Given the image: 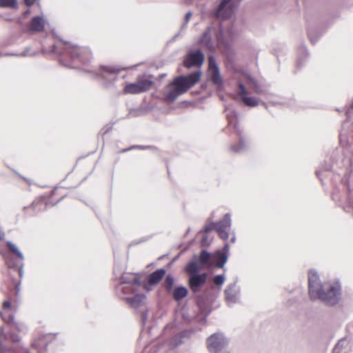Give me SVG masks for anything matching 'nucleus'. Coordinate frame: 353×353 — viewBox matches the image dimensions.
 <instances>
[{
    "label": "nucleus",
    "mask_w": 353,
    "mask_h": 353,
    "mask_svg": "<svg viewBox=\"0 0 353 353\" xmlns=\"http://www.w3.org/2000/svg\"><path fill=\"white\" fill-rule=\"evenodd\" d=\"M309 294L312 299H320L326 305H334L341 298V287L337 283L322 284L316 272L311 270L308 274Z\"/></svg>",
    "instance_id": "obj_1"
},
{
    "label": "nucleus",
    "mask_w": 353,
    "mask_h": 353,
    "mask_svg": "<svg viewBox=\"0 0 353 353\" xmlns=\"http://www.w3.org/2000/svg\"><path fill=\"white\" fill-rule=\"evenodd\" d=\"M51 51L61 55V62L69 68H77V62L86 64L92 58L91 52L88 48L74 46L70 43L60 42L53 45Z\"/></svg>",
    "instance_id": "obj_2"
},
{
    "label": "nucleus",
    "mask_w": 353,
    "mask_h": 353,
    "mask_svg": "<svg viewBox=\"0 0 353 353\" xmlns=\"http://www.w3.org/2000/svg\"><path fill=\"white\" fill-rule=\"evenodd\" d=\"M201 72L197 70L187 76L176 77L164 89L163 95L165 100L168 102H172L176 100L179 96L184 94L197 83L201 79Z\"/></svg>",
    "instance_id": "obj_3"
},
{
    "label": "nucleus",
    "mask_w": 353,
    "mask_h": 353,
    "mask_svg": "<svg viewBox=\"0 0 353 353\" xmlns=\"http://www.w3.org/2000/svg\"><path fill=\"white\" fill-rule=\"evenodd\" d=\"M199 44H203L209 50L214 51L217 47L221 49L224 48L225 50L230 49V41L224 38V30L222 25L219 26V32L213 27H208L203 33L201 37L198 41Z\"/></svg>",
    "instance_id": "obj_4"
},
{
    "label": "nucleus",
    "mask_w": 353,
    "mask_h": 353,
    "mask_svg": "<svg viewBox=\"0 0 353 353\" xmlns=\"http://www.w3.org/2000/svg\"><path fill=\"white\" fill-rule=\"evenodd\" d=\"M20 339L18 335L11 334L8 336L4 333L3 327H0V351L1 353H29L19 345Z\"/></svg>",
    "instance_id": "obj_5"
},
{
    "label": "nucleus",
    "mask_w": 353,
    "mask_h": 353,
    "mask_svg": "<svg viewBox=\"0 0 353 353\" xmlns=\"http://www.w3.org/2000/svg\"><path fill=\"white\" fill-rule=\"evenodd\" d=\"M210 353H230L229 339L223 332H215L206 340Z\"/></svg>",
    "instance_id": "obj_6"
},
{
    "label": "nucleus",
    "mask_w": 353,
    "mask_h": 353,
    "mask_svg": "<svg viewBox=\"0 0 353 353\" xmlns=\"http://www.w3.org/2000/svg\"><path fill=\"white\" fill-rule=\"evenodd\" d=\"M153 84L152 81L146 75L139 76L134 83L127 84L124 88L126 94H137L144 92L150 89Z\"/></svg>",
    "instance_id": "obj_7"
},
{
    "label": "nucleus",
    "mask_w": 353,
    "mask_h": 353,
    "mask_svg": "<svg viewBox=\"0 0 353 353\" xmlns=\"http://www.w3.org/2000/svg\"><path fill=\"white\" fill-rule=\"evenodd\" d=\"M230 113L232 114V115L230 116L229 113H227L226 115L228 120V124L230 126L233 125V128L239 137V144L237 145H232L230 149L233 152H241L246 149L245 141L242 136V130L239 125L236 122L234 121V120L236 118V112H230Z\"/></svg>",
    "instance_id": "obj_8"
},
{
    "label": "nucleus",
    "mask_w": 353,
    "mask_h": 353,
    "mask_svg": "<svg viewBox=\"0 0 353 353\" xmlns=\"http://www.w3.org/2000/svg\"><path fill=\"white\" fill-rule=\"evenodd\" d=\"M236 4L234 0H222L215 11L218 19H228L234 13Z\"/></svg>",
    "instance_id": "obj_9"
},
{
    "label": "nucleus",
    "mask_w": 353,
    "mask_h": 353,
    "mask_svg": "<svg viewBox=\"0 0 353 353\" xmlns=\"http://www.w3.org/2000/svg\"><path fill=\"white\" fill-rule=\"evenodd\" d=\"M141 286V283L140 280L137 277L132 278V283L123 285V283H119L116 287V293L117 294L122 298L125 299V296L136 293L139 291V288Z\"/></svg>",
    "instance_id": "obj_10"
},
{
    "label": "nucleus",
    "mask_w": 353,
    "mask_h": 353,
    "mask_svg": "<svg viewBox=\"0 0 353 353\" xmlns=\"http://www.w3.org/2000/svg\"><path fill=\"white\" fill-rule=\"evenodd\" d=\"M16 311V308L12 305L9 301H6L3 303V309L0 312V316L2 320L17 329H19V326L17 322L14 320V314Z\"/></svg>",
    "instance_id": "obj_11"
},
{
    "label": "nucleus",
    "mask_w": 353,
    "mask_h": 353,
    "mask_svg": "<svg viewBox=\"0 0 353 353\" xmlns=\"http://www.w3.org/2000/svg\"><path fill=\"white\" fill-rule=\"evenodd\" d=\"M119 71V69L113 67L103 66L99 69V74L103 79L105 85L109 87L117 79Z\"/></svg>",
    "instance_id": "obj_12"
},
{
    "label": "nucleus",
    "mask_w": 353,
    "mask_h": 353,
    "mask_svg": "<svg viewBox=\"0 0 353 353\" xmlns=\"http://www.w3.org/2000/svg\"><path fill=\"white\" fill-rule=\"evenodd\" d=\"M204 59V54L201 50H191L187 54L184 59V65L187 68L194 66L199 67L203 64Z\"/></svg>",
    "instance_id": "obj_13"
},
{
    "label": "nucleus",
    "mask_w": 353,
    "mask_h": 353,
    "mask_svg": "<svg viewBox=\"0 0 353 353\" xmlns=\"http://www.w3.org/2000/svg\"><path fill=\"white\" fill-rule=\"evenodd\" d=\"M208 72L211 81L214 85L221 86L223 83L222 78L216 59L213 56L208 57Z\"/></svg>",
    "instance_id": "obj_14"
},
{
    "label": "nucleus",
    "mask_w": 353,
    "mask_h": 353,
    "mask_svg": "<svg viewBox=\"0 0 353 353\" xmlns=\"http://www.w3.org/2000/svg\"><path fill=\"white\" fill-rule=\"evenodd\" d=\"M240 287L236 283L227 286L224 291L225 299L229 306H232L239 301L240 297Z\"/></svg>",
    "instance_id": "obj_15"
},
{
    "label": "nucleus",
    "mask_w": 353,
    "mask_h": 353,
    "mask_svg": "<svg viewBox=\"0 0 353 353\" xmlns=\"http://www.w3.org/2000/svg\"><path fill=\"white\" fill-rule=\"evenodd\" d=\"M231 224V216L229 213L225 214L223 219L216 223V231L222 239L227 240L229 238Z\"/></svg>",
    "instance_id": "obj_16"
},
{
    "label": "nucleus",
    "mask_w": 353,
    "mask_h": 353,
    "mask_svg": "<svg viewBox=\"0 0 353 353\" xmlns=\"http://www.w3.org/2000/svg\"><path fill=\"white\" fill-rule=\"evenodd\" d=\"M207 277L206 273L190 275L189 276V286L193 293L196 294L201 291V287L206 282Z\"/></svg>",
    "instance_id": "obj_17"
},
{
    "label": "nucleus",
    "mask_w": 353,
    "mask_h": 353,
    "mask_svg": "<svg viewBox=\"0 0 353 353\" xmlns=\"http://www.w3.org/2000/svg\"><path fill=\"white\" fill-rule=\"evenodd\" d=\"M239 94L241 97V99L245 105L253 108L257 106L259 104V100L257 98L247 96L245 87L242 83L239 84Z\"/></svg>",
    "instance_id": "obj_18"
},
{
    "label": "nucleus",
    "mask_w": 353,
    "mask_h": 353,
    "mask_svg": "<svg viewBox=\"0 0 353 353\" xmlns=\"http://www.w3.org/2000/svg\"><path fill=\"white\" fill-rule=\"evenodd\" d=\"M46 21L42 17H34L29 25V30L31 32H42L45 28Z\"/></svg>",
    "instance_id": "obj_19"
},
{
    "label": "nucleus",
    "mask_w": 353,
    "mask_h": 353,
    "mask_svg": "<svg viewBox=\"0 0 353 353\" xmlns=\"http://www.w3.org/2000/svg\"><path fill=\"white\" fill-rule=\"evenodd\" d=\"M166 271L164 269H159L153 272L148 276V284L154 285L158 284L165 275Z\"/></svg>",
    "instance_id": "obj_20"
},
{
    "label": "nucleus",
    "mask_w": 353,
    "mask_h": 353,
    "mask_svg": "<svg viewBox=\"0 0 353 353\" xmlns=\"http://www.w3.org/2000/svg\"><path fill=\"white\" fill-rule=\"evenodd\" d=\"M146 296L144 294H137L132 298H125L126 301L134 308H139L144 305Z\"/></svg>",
    "instance_id": "obj_21"
},
{
    "label": "nucleus",
    "mask_w": 353,
    "mask_h": 353,
    "mask_svg": "<svg viewBox=\"0 0 353 353\" xmlns=\"http://www.w3.org/2000/svg\"><path fill=\"white\" fill-rule=\"evenodd\" d=\"M202 266L197 263L195 259L190 261L185 266V272L190 275L199 274V272L201 269Z\"/></svg>",
    "instance_id": "obj_22"
},
{
    "label": "nucleus",
    "mask_w": 353,
    "mask_h": 353,
    "mask_svg": "<svg viewBox=\"0 0 353 353\" xmlns=\"http://www.w3.org/2000/svg\"><path fill=\"white\" fill-rule=\"evenodd\" d=\"M194 259L198 260L199 265L203 267L204 265L209 263L210 259V254L206 250H203L200 252L199 256L194 255Z\"/></svg>",
    "instance_id": "obj_23"
},
{
    "label": "nucleus",
    "mask_w": 353,
    "mask_h": 353,
    "mask_svg": "<svg viewBox=\"0 0 353 353\" xmlns=\"http://www.w3.org/2000/svg\"><path fill=\"white\" fill-rule=\"evenodd\" d=\"M188 291L185 287H176L173 291V298L175 301H179L188 295Z\"/></svg>",
    "instance_id": "obj_24"
},
{
    "label": "nucleus",
    "mask_w": 353,
    "mask_h": 353,
    "mask_svg": "<svg viewBox=\"0 0 353 353\" xmlns=\"http://www.w3.org/2000/svg\"><path fill=\"white\" fill-rule=\"evenodd\" d=\"M0 253L8 268H14L19 266L18 263L12 260L10 254L7 252L1 250Z\"/></svg>",
    "instance_id": "obj_25"
},
{
    "label": "nucleus",
    "mask_w": 353,
    "mask_h": 353,
    "mask_svg": "<svg viewBox=\"0 0 353 353\" xmlns=\"http://www.w3.org/2000/svg\"><path fill=\"white\" fill-rule=\"evenodd\" d=\"M0 8L18 10V8H19L18 1L17 0H0Z\"/></svg>",
    "instance_id": "obj_26"
},
{
    "label": "nucleus",
    "mask_w": 353,
    "mask_h": 353,
    "mask_svg": "<svg viewBox=\"0 0 353 353\" xmlns=\"http://www.w3.org/2000/svg\"><path fill=\"white\" fill-rule=\"evenodd\" d=\"M7 245L9 250L14 254L21 262L24 260L23 254L20 252L15 244L8 241H7Z\"/></svg>",
    "instance_id": "obj_27"
},
{
    "label": "nucleus",
    "mask_w": 353,
    "mask_h": 353,
    "mask_svg": "<svg viewBox=\"0 0 353 353\" xmlns=\"http://www.w3.org/2000/svg\"><path fill=\"white\" fill-rule=\"evenodd\" d=\"M227 261L228 254L226 252H218L215 265L218 268H223Z\"/></svg>",
    "instance_id": "obj_28"
},
{
    "label": "nucleus",
    "mask_w": 353,
    "mask_h": 353,
    "mask_svg": "<svg viewBox=\"0 0 353 353\" xmlns=\"http://www.w3.org/2000/svg\"><path fill=\"white\" fill-rule=\"evenodd\" d=\"M32 345L34 347L37 348L38 350L41 352L45 351L46 343H45L44 339H41L38 341H34Z\"/></svg>",
    "instance_id": "obj_29"
},
{
    "label": "nucleus",
    "mask_w": 353,
    "mask_h": 353,
    "mask_svg": "<svg viewBox=\"0 0 353 353\" xmlns=\"http://www.w3.org/2000/svg\"><path fill=\"white\" fill-rule=\"evenodd\" d=\"M174 280V278L170 275H168L165 279V288L167 291L170 292L172 290Z\"/></svg>",
    "instance_id": "obj_30"
},
{
    "label": "nucleus",
    "mask_w": 353,
    "mask_h": 353,
    "mask_svg": "<svg viewBox=\"0 0 353 353\" xmlns=\"http://www.w3.org/2000/svg\"><path fill=\"white\" fill-rule=\"evenodd\" d=\"M225 281V275L219 274L216 275L213 279V282L216 285L221 286L224 283Z\"/></svg>",
    "instance_id": "obj_31"
},
{
    "label": "nucleus",
    "mask_w": 353,
    "mask_h": 353,
    "mask_svg": "<svg viewBox=\"0 0 353 353\" xmlns=\"http://www.w3.org/2000/svg\"><path fill=\"white\" fill-rule=\"evenodd\" d=\"M345 340L343 339L338 342V343L335 345L333 349V353H340L341 347L345 343Z\"/></svg>",
    "instance_id": "obj_32"
},
{
    "label": "nucleus",
    "mask_w": 353,
    "mask_h": 353,
    "mask_svg": "<svg viewBox=\"0 0 353 353\" xmlns=\"http://www.w3.org/2000/svg\"><path fill=\"white\" fill-rule=\"evenodd\" d=\"M192 12H188L186 14H185V21L184 23L181 25V30H183V29L186 28H187V26H188V23L190 19V18L192 17Z\"/></svg>",
    "instance_id": "obj_33"
},
{
    "label": "nucleus",
    "mask_w": 353,
    "mask_h": 353,
    "mask_svg": "<svg viewBox=\"0 0 353 353\" xmlns=\"http://www.w3.org/2000/svg\"><path fill=\"white\" fill-rule=\"evenodd\" d=\"M213 229L216 230V223H210V224L207 225L205 227L204 230L205 232H209L210 231L212 230Z\"/></svg>",
    "instance_id": "obj_34"
},
{
    "label": "nucleus",
    "mask_w": 353,
    "mask_h": 353,
    "mask_svg": "<svg viewBox=\"0 0 353 353\" xmlns=\"http://www.w3.org/2000/svg\"><path fill=\"white\" fill-rule=\"evenodd\" d=\"M132 283V279H128L125 276H122L121 278L120 283H123V285H128Z\"/></svg>",
    "instance_id": "obj_35"
},
{
    "label": "nucleus",
    "mask_w": 353,
    "mask_h": 353,
    "mask_svg": "<svg viewBox=\"0 0 353 353\" xmlns=\"http://www.w3.org/2000/svg\"><path fill=\"white\" fill-rule=\"evenodd\" d=\"M201 243L202 246H205V245H209L208 238L207 235L203 236Z\"/></svg>",
    "instance_id": "obj_36"
},
{
    "label": "nucleus",
    "mask_w": 353,
    "mask_h": 353,
    "mask_svg": "<svg viewBox=\"0 0 353 353\" xmlns=\"http://www.w3.org/2000/svg\"><path fill=\"white\" fill-rule=\"evenodd\" d=\"M36 0H24V3L28 6H31L35 3Z\"/></svg>",
    "instance_id": "obj_37"
},
{
    "label": "nucleus",
    "mask_w": 353,
    "mask_h": 353,
    "mask_svg": "<svg viewBox=\"0 0 353 353\" xmlns=\"http://www.w3.org/2000/svg\"><path fill=\"white\" fill-rule=\"evenodd\" d=\"M229 249H230V245H229V244L227 243H225V245H224V250H225V252H226L227 254H228Z\"/></svg>",
    "instance_id": "obj_38"
},
{
    "label": "nucleus",
    "mask_w": 353,
    "mask_h": 353,
    "mask_svg": "<svg viewBox=\"0 0 353 353\" xmlns=\"http://www.w3.org/2000/svg\"><path fill=\"white\" fill-rule=\"evenodd\" d=\"M308 36L310 37V39L312 43H314L316 41H317V39H314L312 37V34L310 32L308 33Z\"/></svg>",
    "instance_id": "obj_39"
},
{
    "label": "nucleus",
    "mask_w": 353,
    "mask_h": 353,
    "mask_svg": "<svg viewBox=\"0 0 353 353\" xmlns=\"http://www.w3.org/2000/svg\"><path fill=\"white\" fill-rule=\"evenodd\" d=\"M18 272H19L20 276H21L22 275V267H20L19 268Z\"/></svg>",
    "instance_id": "obj_40"
},
{
    "label": "nucleus",
    "mask_w": 353,
    "mask_h": 353,
    "mask_svg": "<svg viewBox=\"0 0 353 353\" xmlns=\"http://www.w3.org/2000/svg\"><path fill=\"white\" fill-rule=\"evenodd\" d=\"M30 10H29V9H28V10L24 12V14H24V15H27V14H28L30 13Z\"/></svg>",
    "instance_id": "obj_41"
},
{
    "label": "nucleus",
    "mask_w": 353,
    "mask_h": 353,
    "mask_svg": "<svg viewBox=\"0 0 353 353\" xmlns=\"http://www.w3.org/2000/svg\"><path fill=\"white\" fill-rule=\"evenodd\" d=\"M255 92L256 93H259L260 92V90L257 88H255Z\"/></svg>",
    "instance_id": "obj_42"
},
{
    "label": "nucleus",
    "mask_w": 353,
    "mask_h": 353,
    "mask_svg": "<svg viewBox=\"0 0 353 353\" xmlns=\"http://www.w3.org/2000/svg\"><path fill=\"white\" fill-rule=\"evenodd\" d=\"M142 319H143V321H145V319H146V315L143 314V316H142Z\"/></svg>",
    "instance_id": "obj_43"
},
{
    "label": "nucleus",
    "mask_w": 353,
    "mask_h": 353,
    "mask_svg": "<svg viewBox=\"0 0 353 353\" xmlns=\"http://www.w3.org/2000/svg\"><path fill=\"white\" fill-rule=\"evenodd\" d=\"M131 148H128V149H124L123 150V152H127V151H129Z\"/></svg>",
    "instance_id": "obj_44"
},
{
    "label": "nucleus",
    "mask_w": 353,
    "mask_h": 353,
    "mask_svg": "<svg viewBox=\"0 0 353 353\" xmlns=\"http://www.w3.org/2000/svg\"><path fill=\"white\" fill-rule=\"evenodd\" d=\"M232 242H234V241H235V237H234V236L232 238Z\"/></svg>",
    "instance_id": "obj_45"
},
{
    "label": "nucleus",
    "mask_w": 353,
    "mask_h": 353,
    "mask_svg": "<svg viewBox=\"0 0 353 353\" xmlns=\"http://www.w3.org/2000/svg\"><path fill=\"white\" fill-rule=\"evenodd\" d=\"M21 56H23V57L27 56V53H23V54H21Z\"/></svg>",
    "instance_id": "obj_46"
},
{
    "label": "nucleus",
    "mask_w": 353,
    "mask_h": 353,
    "mask_svg": "<svg viewBox=\"0 0 353 353\" xmlns=\"http://www.w3.org/2000/svg\"><path fill=\"white\" fill-rule=\"evenodd\" d=\"M228 34H229L230 36H231V35H232V32H231V31H230V30H229V31H228Z\"/></svg>",
    "instance_id": "obj_47"
},
{
    "label": "nucleus",
    "mask_w": 353,
    "mask_h": 353,
    "mask_svg": "<svg viewBox=\"0 0 353 353\" xmlns=\"http://www.w3.org/2000/svg\"><path fill=\"white\" fill-rule=\"evenodd\" d=\"M17 22H18L19 23H21V19H19L17 20Z\"/></svg>",
    "instance_id": "obj_48"
},
{
    "label": "nucleus",
    "mask_w": 353,
    "mask_h": 353,
    "mask_svg": "<svg viewBox=\"0 0 353 353\" xmlns=\"http://www.w3.org/2000/svg\"><path fill=\"white\" fill-rule=\"evenodd\" d=\"M5 19H6V20H9V21H10V20H11L10 19H9V18H8V17H5Z\"/></svg>",
    "instance_id": "obj_49"
},
{
    "label": "nucleus",
    "mask_w": 353,
    "mask_h": 353,
    "mask_svg": "<svg viewBox=\"0 0 353 353\" xmlns=\"http://www.w3.org/2000/svg\"><path fill=\"white\" fill-rule=\"evenodd\" d=\"M316 174L319 176V171H316Z\"/></svg>",
    "instance_id": "obj_50"
},
{
    "label": "nucleus",
    "mask_w": 353,
    "mask_h": 353,
    "mask_svg": "<svg viewBox=\"0 0 353 353\" xmlns=\"http://www.w3.org/2000/svg\"><path fill=\"white\" fill-rule=\"evenodd\" d=\"M352 108H353V102H352Z\"/></svg>",
    "instance_id": "obj_51"
}]
</instances>
